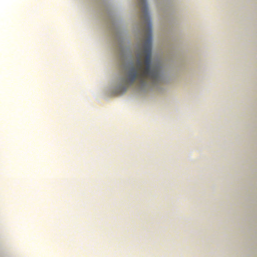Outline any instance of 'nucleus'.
I'll use <instances>...</instances> for the list:
<instances>
[{
    "instance_id": "nucleus-1",
    "label": "nucleus",
    "mask_w": 257,
    "mask_h": 257,
    "mask_svg": "<svg viewBox=\"0 0 257 257\" xmlns=\"http://www.w3.org/2000/svg\"><path fill=\"white\" fill-rule=\"evenodd\" d=\"M138 2L141 11V20L145 25L144 31L147 36L143 46V54L145 59L144 62H143V54H137L136 66L132 67L129 70L128 80L131 84H133L137 79L142 85L146 84L148 81L155 84L160 80V67L159 66L152 67L151 65L152 23L146 1L138 0Z\"/></svg>"
}]
</instances>
